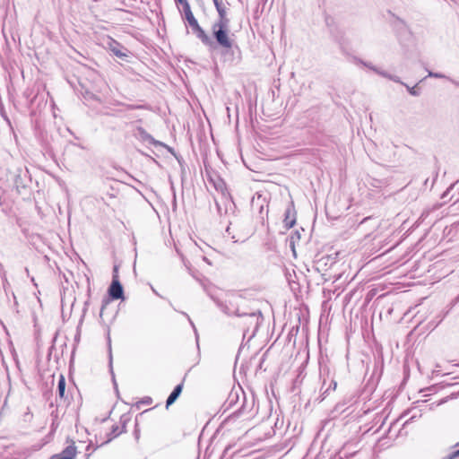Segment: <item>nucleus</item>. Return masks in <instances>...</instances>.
<instances>
[{
    "label": "nucleus",
    "instance_id": "1",
    "mask_svg": "<svg viewBox=\"0 0 459 459\" xmlns=\"http://www.w3.org/2000/svg\"><path fill=\"white\" fill-rule=\"evenodd\" d=\"M227 313L229 315H236L240 318L238 325L244 327L245 332L252 330L253 333H255L263 321L262 313L259 310L247 311V309L237 308Z\"/></svg>",
    "mask_w": 459,
    "mask_h": 459
},
{
    "label": "nucleus",
    "instance_id": "2",
    "mask_svg": "<svg viewBox=\"0 0 459 459\" xmlns=\"http://www.w3.org/2000/svg\"><path fill=\"white\" fill-rule=\"evenodd\" d=\"M230 24H212V31L215 39L214 48L218 45L226 53L232 49L235 45L233 35L230 33Z\"/></svg>",
    "mask_w": 459,
    "mask_h": 459
},
{
    "label": "nucleus",
    "instance_id": "3",
    "mask_svg": "<svg viewBox=\"0 0 459 459\" xmlns=\"http://www.w3.org/2000/svg\"><path fill=\"white\" fill-rule=\"evenodd\" d=\"M189 26L193 33L202 41V43L209 48H214V41L206 34V32L199 25L197 20L189 22Z\"/></svg>",
    "mask_w": 459,
    "mask_h": 459
},
{
    "label": "nucleus",
    "instance_id": "4",
    "mask_svg": "<svg viewBox=\"0 0 459 459\" xmlns=\"http://www.w3.org/2000/svg\"><path fill=\"white\" fill-rule=\"evenodd\" d=\"M108 294L113 299H123V287L119 282L118 276L113 275L111 285L108 289Z\"/></svg>",
    "mask_w": 459,
    "mask_h": 459
},
{
    "label": "nucleus",
    "instance_id": "5",
    "mask_svg": "<svg viewBox=\"0 0 459 459\" xmlns=\"http://www.w3.org/2000/svg\"><path fill=\"white\" fill-rule=\"evenodd\" d=\"M284 220L283 223L286 229L292 228L296 223V212L294 209L293 203H291L287 209L285 210L284 213Z\"/></svg>",
    "mask_w": 459,
    "mask_h": 459
},
{
    "label": "nucleus",
    "instance_id": "6",
    "mask_svg": "<svg viewBox=\"0 0 459 459\" xmlns=\"http://www.w3.org/2000/svg\"><path fill=\"white\" fill-rule=\"evenodd\" d=\"M133 135L142 142L152 143L154 145L158 144V142L155 141L142 126H136L133 132Z\"/></svg>",
    "mask_w": 459,
    "mask_h": 459
},
{
    "label": "nucleus",
    "instance_id": "7",
    "mask_svg": "<svg viewBox=\"0 0 459 459\" xmlns=\"http://www.w3.org/2000/svg\"><path fill=\"white\" fill-rule=\"evenodd\" d=\"M108 48L117 57H126L127 54L123 52L122 49L124 47L118 43L117 40L108 38L107 40Z\"/></svg>",
    "mask_w": 459,
    "mask_h": 459
},
{
    "label": "nucleus",
    "instance_id": "8",
    "mask_svg": "<svg viewBox=\"0 0 459 459\" xmlns=\"http://www.w3.org/2000/svg\"><path fill=\"white\" fill-rule=\"evenodd\" d=\"M182 388H183L182 384L178 385L174 388V390L171 392V394H169V396L167 399V402H166L167 408H169L172 403H174L175 401L178 398V396L180 395V394L182 392Z\"/></svg>",
    "mask_w": 459,
    "mask_h": 459
},
{
    "label": "nucleus",
    "instance_id": "9",
    "mask_svg": "<svg viewBox=\"0 0 459 459\" xmlns=\"http://www.w3.org/2000/svg\"><path fill=\"white\" fill-rule=\"evenodd\" d=\"M76 455V446L72 444L65 448L60 456L64 459H74Z\"/></svg>",
    "mask_w": 459,
    "mask_h": 459
},
{
    "label": "nucleus",
    "instance_id": "10",
    "mask_svg": "<svg viewBox=\"0 0 459 459\" xmlns=\"http://www.w3.org/2000/svg\"><path fill=\"white\" fill-rule=\"evenodd\" d=\"M219 18L213 24H230V20L227 17L226 8L217 11Z\"/></svg>",
    "mask_w": 459,
    "mask_h": 459
},
{
    "label": "nucleus",
    "instance_id": "11",
    "mask_svg": "<svg viewBox=\"0 0 459 459\" xmlns=\"http://www.w3.org/2000/svg\"><path fill=\"white\" fill-rule=\"evenodd\" d=\"M65 385H66V384H65V377L61 375L59 377L58 385H57L58 394L61 399L65 398Z\"/></svg>",
    "mask_w": 459,
    "mask_h": 459
},
{
    "label": "nucleus",
    "instance_id": "12",
    "mask_svg": "<svg viewBox=\"0 0 459 459\" xmlns=\"http://www.w3.org/2000/svg\"><path fill=\"white\" fill-rule=\"evenodd\" d=\"M360 63H361L362 65H364L365 66L368 67L369 69L373 70V71H374V72H376L377 74H380V75H381V76H383V77H385V78H388V79H389V76H392V74H388V73H386V72H385V71H381V70L377 69L376 66L371 65L370 64H367V63L362 62V61H360Z\"/></svg>",
    "mask_w": 459,
    "mask_h": 459
},
{
    "label": "nucleus",
    "instance_id": "13",
    "mask_svg": "<svg viewBox=\"0 0 459 459\" xmlns=\"http://www.w3.org/2000/svg\"><path fill=\"white\" fill-rule=\"evenodd\" d=\"M360 63H361L362 65H364L365 66L368 67L369 69L373 70V71H374V72H376L377 74H380V75H381V76H383V77H385V78H388V79H389V76H392V74H388V73H386V72H385V71H381V70L377 69L376 66L371 65L370 64H367V63L362 62V61H360Z\"/></svg>",
    "mask_w": 459,
    "mask_h": 459
},
{
    "label": "nucleus",
    "instance_id": "14",
    "mask_svg": "<svg viewBox=\"0 0 459 459\" xmlns=\"http://www.w3.org/2000/svg\"><path fill=\"white\" fill-rule=\"evenodd\" d=\"M404 86L411 96H419L420 94V91L417 88V86L410 87L406 83H404Z\"/></svg>",
    "mask_w": 459,
    "mask_h": 459
},
{
    "label": "nucleus",
    "instance_id": "15",
    "mask_svg": "<svg viewBox=\"0 0 459 459\" xmlns=\"http://www.w3.org/2000/svg\"><path fill=\"white\" fill-rule=\"evenodd\" d=\"M182 7H183V13H184V14H186V13H191V12H192V11H191V7H190V4H189V3H188V2H187V3H185V4H183V5H182Z\"/></svg>",
    "mask_w": 459,
    "mask_h": 459
},
{
    "label": "nucleus",
    "instance_id": "16",
    "mask_svg": "<svg viewBox=\"0 0 459 459\" xmlns=\"http://www.w3.org/2000/svg\"><path fill=\"white\" fill-rule=\"evenodd\" d=\"M429 77H434V78H444L445 75L442 74H438V73H433V72H429V74H428Z\"/></svg>",
    "mask_w": 459,
    "mask_h": 459
},
{
    "label": "nucleus",
    "instance_id": "17",
    "mask_svg": "<svg viewBox=\"0 0 459 459\" xmlns=\"http://www.w3.org/2000/svg\"><path fill=\"white\" fill-rule=\"evenodd\" d=\"M185 18H186V22H192V21H195V16H194V14H193V13H192V12H191V13H189L185 14Z\"/></svg>",
    "mask_w": 459,
    "mask_h": 459
},
{
    "label": "nucleus",
    "instance_id": "18",
    "mask_svg": "<svg viewBox=\"0 0 459 459\" xmlns=\"http://www.w3.org/2000/svg\"><path fill=\"white\" fill-rule=\"evenodd\" d=\"M112 433H113L114 437L118 436L121 433V431L119 430V427L118 426H113L112 427Z\"/></svg>",
    "mask_w": 459,
    "mask_h": 459
},
{
    "label": "nucleus",
    "instance_id": "19",
    "mask_svg": "<svg viewBox=\"0 0 459 459\" xmlns=\"http://www.w3.org/2000/svg\"><path fill=\"white\" fill-rule=\"evenodd\" d=\"M214 5H215V8H216V11H219V10H221L222 8H225L222 4V1H219V2H216V3H213Z\"/></svg>",
    "mask_w": 459,
    "mask_h": 459
},
{
    "label": "nucleus",
    "instance_id": "20",
    "mask_svg": "<svg viewBox=\"0 0 459 459\" xmlns=\"http://www.w3.org/2000/svg\"><path fill=\"white\" fill-rule=\"evenodd\" d=\"M389 79L395 82H398V83H401L403 85H404V82H403L399 77L395 76V75H392V76H389Z\"/></svg>",
    "mask_w": 459,
    "mask_h": 459
},
{
    "label": "nucleus",
    "instance_id": "21",
    "mask_svg": "<svg viewBox=\"0 0 459 459\" xmlns=\"http://www.w3.org/2000/svg\"><path fill=\"white\" fill-rule=\"evenodd\" d=\"M457 456H459V449H457V450L454 451L453 453H451V454L447 456V458H448V459H454V458H455V457H457Z\"/></svg>",
    "mask_w": 459,
    "mask_h": 459
},
{
    "label": "nucleus",
    "instance_id": "22",
    "mask_svg": "<svg viewBox=\"0 0 459 459\" xmlns=\"http://www.w3.org/2000/svg\"><path fill=\"white\" fill-rule=\"evenodd\" d=\"M108 303V299L103 300V304H102L101 308H100V316H102L103 310L106 307Z\"/></svg>",
    "mask_w": 459,
    "mask_h": 459
},
{
    "label": "nucleus",
    "instance_id": "23",
    "mask_svg": "<svg viewBox=\"0 0 459 459\" xmlns=\"http://www.w3.org/2000/svg\"><path fill=\"white\" fill-rule=\"evenodd\" d=\"M177 4H180L181 5L185 4V3H187V0H175Z\"/></svg>",
    "mask_w": 459,
    "mask_h": 459
},
{
    "label": "nucleus",
    "instance_id": "24",
    "mask_svg": "<svg viewBox=\"0 0 459 459\" xmlns=\"http://www.w3.org/2000/svg\"><path fill=\"white\" fill-rule=\"evenodd\" d=\"M143 403L150 404L152 403V399L150 397H147Z\"/></svg>",
    "mask_w": 459,
    "mask_h": 459
},
{
    "label": "nucleus",
    "instance_id": "25",
    "mask_svg": "<svg viewBox=\"0 0 459 459\" xmlns=\"http://www.w3.org/2000/svg\"><path fill=\"white\" fill-rule=\"evenodd\" d=\"M333 385V389L334 390L336 388V382L333 381L332 384H331V386Z\"/></svg>",
    "mask_w": 459,
    "mask_h": 459
},
{
    "label": "nucleus",
    "instance_id": "26",
    "mask_svg": "<svg viewBox=\"0 0 459 459\" xmlns=\"http://www.w3.org/2000/svg\"><path fill=\"white\" fill-rule=\"evenodd\" d=\"M113 275H117V266L114 267V274Z\"/></svg>",
    "mask_w": 459,
    "mask_h": 459
},
{
    "label": "nucleus",
    "instance_id": "27",
    "mask_svg": "<svg viewBox=\"0 0 459 459\" xmlns=\"http://www.w3.org/2000/svg\"><path fill=\"white\" fill-rule=\"evenodd\" d=\"M112 363V355H111V351L109 352V364L111 365Z\"/></svg>",
    "mask_w": 459,
    "mask_h": 459
}]
</instances>
